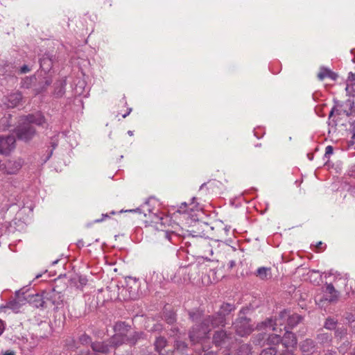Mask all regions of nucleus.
<instances>
[{
    "instance_id": "obj_1",
    "label": "nucleus",
    "mask_w": 355,
    "mask_h": 355,
    "mask_svg": "<svg viewBox=\"0 0 355 355\" xmlns=\"http://www.w3.org/2000/svg\"><path fill=\"white\" fill-rule=\"evenodd\" d=\"M233 327L236 334L241 337L250 335L254 330L250 319L243 315L241 311L238 318L233 322Z\"/></svg>"
},
{
    "instance_id": "obj_2",
    "label": "nucleus",
    "mask_w": 355,
    "mask_h": 355,
    "mask_svg": "<svg viewBox=\"0 0 355 355\" xmlns=\"http://www.w3.org/2000/svg\"><path fill=\"white\" fill-rule=\"evenodd\" d=\"M210 329L204 325L203 321H202L201 324H196L192 327L189 332V337L191 342L196 344L207 338Z\"/></svg>"
},
{
    "instance_id": "obj_3",
    "label": "nucleus",
    "mask_w": 355,
    "mask_h": 355,
    "mask_svg": "<svg viewBox=\"0 0 355 355\" xmlns=\"http://www.w3.org/2000/svg\"><path fill=\"white\" fill-rule=\"evenodd\" d=\"M288 315V310L284 309L280 311L278 316L275 318V320L272 318H268L264 322H262V324L266 328L271 329L273 331H277V326H287V316Z\"/></svg>"
},
{
    "instance_id": "obj_4",
    "label": "nucleus",
    "mask_w": 355,
    "mask_h": 355,
    "mask_svg": "<svg viewBox=\"0 0 355 355\" xmlns=\"http://www.w3.org/2000/svg\"><path fill=\"white\" fill-rule=\"evenodd\" d=\"M232 340V334L225 330L216 331L212 337L213 343L216 347H227Z\"/></svg>"
},
{
    "instance_id": "obj_5",
    "label": "nucleus",
    "mask_w": 355,
    "mask_h": 355,
    "mask_svg": "<svg viewBox=\"0 0 355 355\" xmlns=\"http://www.w3.org/2000/svg\"><path fill=\"white\" fill-rule=\"evenodd\" d=\"M35 134L36 130L35 128L33 125L30 124H26L24 122L23 124L18 127L16 130L17 138L25 141H28L32 139Z\"/></svg>"
},
{
    "instance_id": "obj_6",
    "label": "nucleus",
    "mask_w": 355,
    "mask_h": 355,
    "mask_svg": "<svg viewBox=\"0 0 355 355\" xmlns=\"http://www.w3.org/2000/svg\"><path fill=\"white\" fill-rule=\"evenodd\" d=\"M220 314L216 313L214 315H207L202 320L204 325L210 329V331L211 329H215L220 326L225 327L226 318L220 316Z\"/></svg>"
},
{
    "instance_id": "obj_7",
    "label": "nucleus",
    "mask_w": 355,
    "mask_h": 355,
    "mask_svg": "<svg viewBox=\"0 0 355 355\" xmlns=\"http://www.w3.org/2000/svg\"><path fill=\"white\" fill-rule=\"evenodd\" d=\"M157 238L165 245L169 247L170 244L177 245L179 236L177 234L170 231H159L157 233Z\"/></svg>"
},
{
    "instance_id": "obj_8",
    "label": "nucleus",
    "mask_w": 355,
    "mask_h": 355,
    "mask_svg": "<svg viewBox=\"0 0 355 355\" xmlns=\"http://www.w3.org/2000/svg\"><path fill=\"white\" fill-rule=\"evenodd\" d=\"M15 147V138L12 135L0 137V153L8 154Z\"/></svg>"
},
{
    "instance_id": "obj_9",
    "label": "nucleus",
    "mask_w": 355,
    "mask_h": 355,
    "mask_svg": "<svg viewBox=\"0 0 355 355\" xmlns=\"http://www.w3.org/2000/svg\"><path fill=\"white\" fill-rule=\"evenodd\" d=\"M24 123L26 124H35L38 126H44L46 123V121L44 115L41 112L28 114L23 117Z\"/></svg>"
},
{
    "instance_id": "obj_10",
    "label": "nucleus",
    "mask_w": 355,
    "mask_h": 355,
    "mask_svg": "<svg viewBox=\"0 0 355 355\" xmlns=\"http://www.w3.org/2000/svg\"><path fill=\"white\" fill-rule=\"evenodd\" d=\"M285 330V333L284 336L282 337V345L286 348V349H288V347H295L297 344V339L296 336L288 331L287 329V327L285 326L284 327Z\"/></svg>"
},
{
    "instance_id": "obj_11",
    "label": "nucleus",
    "mask_w": 355,
    "mask_h": 355,
    "mask_svg": "<svg viewBox=\"0 0 355 355\" xmlns=\"http://www.w3.org/2000/svg\"><path fill=\"white\" fill-rule=\"evenodd\" d=\"M23 160L18 159L17 160H8L4 164L3 170L7 174H15L21 168Z\"/></svg>"
},
{
    "instance_id": "obj_12",
    "label": "nucleus",
    "mask_w": 355,
    "mask_h": 355,
    "mask_svg": "<svg viewBox=\"0 0 355 355\" xmlns=\"http://www.w3.org/2000/svg\"><path fill=\"white\" fill-rule=\"evenodd\" d=\"M22 100V94L20 92L12 93L3 100V104L8 108L17 107Z\"/></svg>"
},
{
    "instance_id": "obj_13",
    "label": "nucleus",
    "mask_w": 355,
    "mask_h": 355,
    "mask_svg": "<svg viewBox=\"0 0 355 355\" xmlns=\"http://www.w3.org/2000/svg\"><path fill=\"white\" fill-rule=\"evenodd\" d=\"M91 348L94 354H107L110 351L107 340L93 342Z\"/></svg>"
},
{
    "instance_id": "obj_14",
    "label": "nucleus",
    "mask_w": 355,
    "mask_h": 355,
    "mask_svg": "<svg viewBox=\"0 0 355 355\" xmlns=\"http://www.w3.org/2000/svg\"><path fill=\"white\" fill-rule=\"evenodd\" d=\"M46 298L53 305L58 306L59 305H61L63 303L64 295L62 294L60 292H58L55 289H53L50 292L47 293Z\"/></svg>"
},
{
    "instance_id": "obj_15",
    "label": "nucleus",
    "mask_w": 355,
    "mask_h": 355,
    "mask_svg": "<svg viewBox=\"0 0 355 355\" xmlns=\"http://www.w3.org/2000/svg\"><path fill=\"white\" fill-rule=\"evenodd\" d=\"M300 349L303 354H313L315 351L316 345L313 340L306 338L300 343Z\"/></svg>"
},
{
    "instance_id": "obj_16",
    "label": "nucleus",
    "mask_w": 355,
    "mask_h": 355,
    "mask_svg": "<svg viewBox=\"0 0 355 355\" xmlns=\"http://www.w3.org/2000/svg\"><path fill=\"white\" fill-rule=\"evenodd\" d=\"M114 331L123 337H126L131 330V326L125 322L119 321L114 325Z\"/></svg>"
},
{
    "instance_id": "obj_17",
    "label": "nucleus",
    "mask_w": 355,
    "mask_h": 355,
    "mask_svg": "<svg viewBox=\"0 0 355 355\" xmlns=\"http://www.w3.org/2000/svg\"><path fill=\"white\" fill-rule=\"evenodd\" d=\"M19 291L15 292L16 299L9 301L6 306L13 311H17L26 301L25 297L19 296Z\"/></svg>"
},
{
    "instance_id": "obj_18",
    "label": "nucleus",
    "mask_w": 355,
    "mask_h": 355,
    "mask_svg": "<svg viewBox=\"0 0 355 355\" xmlns=\"http://www.w3.org/2000/svg\"><path fill=\"white\" fill-rule=\"evenodd\" d=\"M339 297V293L332 284H328L326 286L324 300L329 302H336Z\"/></svg>"
},
{
    "instance_id": "obj_19",
    "label": "nucleus",
    "mask_w": 355,
    "mask_h": 355,
    "mask_svg": "<svg viewBox=\"0 0 355 355\" xmlns=\"http://www.w3.org/2000/svg\"><path fill=\"white\" fill-rule=\"evenodd\" d=\"M196 198L195 197L191 199V202L188 204L186 202H182L178 211L182 213H189V211H194L195 210L200 209L199 204L196 202Z\"/></svg>"
},
{
    "instance_id": "obj_20",
    "label": "nucleus",
    "mask_w": 355,
    "mask_h": 355,
    "mask_svg": "<svg viewBox=\"0 0 355 355\" xmlns=\"http://www.w3.org/2000/svg\"><path fill=\"white\" fill-rule=\"evenodd\" d=\"M107 340L110 346V348L111 349L112 347H116L123 343H126L127 338L126 337H123L119 334H115L114 336H112L110 339Z\"/></svg>"
},
{
    "instance_id": "obj_21",
    "label": "nucleus",
    "mask_w": 355,
    "mask_h": 355,
    "mask_svg": "<svg viewBox=\"0 0 355 355\" xmlns=\"http://www.w3.org/2000/svg\"><path fill=\"white\" fill-rule=\"evenodd\" d=\"M302 317L296 313L291 314L288 310V315L287 316V329H292L297 325L302 320Z\"/></svg>"
},
{
    "instance_id": "obj_22",
    "label": "nucleus",
    "mask_w": 355,
    "mask_h": 355,
    "mask_svg": "<svg viewBox=\"0 0 355 355\" xmlns=\"http://www.w3.org/2000/svg\"><path fill=\"white\" fill-rule=\"evenodd\" d=\"M316 339L320 345L328 346L330 345L332 341V336L331 334L329 333H320L317 335Z\"/></svg>"
},
{
    "instance_id": "obj_23",
    "label": "nucleus",
    "mask_w": 355,
    "mask_h": 355,
    "mask_svg": "<svg viewBox=\"0 0 355 355\" xmlns=\"http://www.w3.org/2000/svg\"><path fill=\"white\" fill-rule=\"evenodd\" d=\"M236 309L234 304L230 303H223L217 313H220V316L225 318L226 315L234 311Z\"/></svg>"
},
{
    "instance_id": "obj_24",
    "label": "nucleus",
    "mask_w": 355,
    "mask_h": 355,
    "mask_svg": "<svg viewBox=\"0 0 355 355\" xmlns=\"http://www.w3.org/2000/svg\"><path fill=\"white\" fill-rule=\"evenodd\" d=\"M270 271V268L260 267L257 270L255 274L259 279L262 280H266L271 277Z\"/></svg>"
},
{
    "instance_id": "obj_25",
    "label": "nucleus",
    "mask_w": 355,
    "mask_h": 355,
    "mask_svg": "<svg viewBox=\"0 0 355 355\" xmlns=\"http://www.w3.org/2000/svg\"><path fill=\"white\" fill-rule=\"evenodd\" d=\"M266 343L267 345L270 346L277 345L279 343L282 344V339L280 335L277 334H269L266 338Z\"/></svg>"
},
{
    "instance_id": "obj_26",
    "label": "nucleus",
    "mask_w": 355,
    "mask_h": 355,
    "mask_svg": "<svg viewBox=\"0 0 355 355\" xmlns=\"http://www.w3.org/2000/svg\"><path fill=\"white\" fill-rule=\"evenodd\" d=\"M142 332L139 331H133L128 334V335L126 336L127 340L126 343H128L131 345H135L138 340H139L141 336H143Z\"/></svg>"
},
{
    "instance_id": "obj_27",
    "label": "nucleus",
    "mask_w": 355,
    "mask_h": 355,
    "mask_svg": "<svg viewBox=\"0 0 355 355\" xmlns=\"http://www.w3.org/2000/svg\"><path fill=\"white\" fill-rule=\"evenodd\" d=\"M52 60L49 55L44 56L40 60V68L44 71H49L52 67Z\"/></svg>"
},
{
    "instance_id": "obj_28",
    "label": "nucleus",
    "mask_w": 355,
    "mask_h": 355,
    "mask_svg": "<svg viewBox=\"0 0 355 355\" xmlns=\"http://www.w3.org/2000/svg\"><path fill=\"white\" fill-rule=\"evenodd\" d=\"M154 345L155 350L160 353L162 350L164 349L166 346L167 340L164 337L159 336L156 338Z\"/></svg>"
},
{
    "instance_id": "obj_29",
    "label": "nucleus",
    "mask_w": 355,
    "mask_h": 355,
    "mask_svg": "<svg viewBox=\"0 0 355 355\" xmlns=\"http://www.w3.org/2000/svg\"><path fill=\"white\" fill-rule=\"evenodd\" d=\"M188 347L187 344L182 340H175L174 348H175V355H177L179 351L183 352L186 350Z\"/></svg>"
},
{
    "instance_id": "obj_30",
    "label": "nucleus",
    "mask_w": 355,
    "mask_h": 355,
    "mask_svg": "<svg viewBox=\"0 0 355 355\" xmlns=\"http://www.w3.org/2000/svg\"><path fill=\"white\" fill-rule=\"evenodd\" d=\"M345 90L349 96H355V82L347 79Z\"/></svg>"
},
{
    "instance_id": "obj_31",
    "label": "nucleus",
    "mask_w": 355,
    "mask_h": 355,
    "mask_svg": "<svg viewBox=\"0 0 355 355\" xmlns=\"http://www.w3.org/2000/svg\"><path fill=\"white\" fill-rule=\"evenodd\" d=\"M252 347L249 344H243L239 347V354L240 355H249L251 353Z\"/></svg>"
},
{
    "instance_id": "obj_32",
    "label": "nucleus",
    "mask_w": 355,
    "mask_h": 355,
    "mask_svg": "<svg viewBox=\"0 0 355 355\" xmlns=\"http://www.w3.org/2000/svg\"><path fill=\"white\" fill-rule=\"evenodd\" d=\"M36 80V78L35 76H30V77H26L22 81H21V87L24 88L28 89L31 87L32 83Z\"/></svg>"
},
{
    "instance_id": "obj_33",
    "label": "nucleus",
    "mask_w": 355,
    "mask_h": 355,
    "mask_svg": "<svg viewBox=\"0 0 355 355\" xmlns=\"http://www.w3.org/2000/svg\"><path fill=\"white\" fill-rule=\"evenodd\" d=\"M164 319L168 324H173L176 321L175 314L173 311L164 313Z\"/></svg>"
},
{
    "instance_id": "obj_34",
    "label": "nucleus",
    "mask_w": 355,
    "mask_h": 355,
    "mask_svg": "<svg viewBox=\"0 0 355 355\" xmlns=\"http://www.w3.org/2000/svg\"><path fill=\"white\" fill-rule=\"evenodd\" d=\"M345 104L349 106V111L343 110V113L347 116H349L354 113H355V104L353 100L348 99L346 101Z\"/></svg>"
},
{
    "instance_id": "obj_35",
    "label": "nucleus",
    "mask_w": 355,
    "mask_h": 355,
    "mask_svg": "<svg viewBox=\"0 0 355 355\" xmlns=\"http://www.w3.org/2000/svg\"><path fill=\"white\" fill-rule=\"evenodd\" d=\"M337 320L331 318H327L324 322V327L329 330H332L336 328Z\"/></svg>"
},
{
    "instance_id": "obj_36",
    "label": "nucleus",
    "mask_w": 355,
    "mask_h": 355,
    "mask_svg": "<svg viewBox=\"0 0 355 355\" xmlns=\"http://www.w3.org/2000/svg\"><path fill=\"white\" fill-rule=\"evenodd\" d=\"M78 340L80 344L83 345H87L89 344L91 345V343H92L91 336L86 334H83L82 335H80L78 338Z\"/></svg>"
},
{
    "instance_id": "obj_37",
    "label": "nucleus",
    "mask_w": 355,
    "mask_h": 355,
    "mask_svg": "<svg viewBox=\"0 0 355 355\" xmlns=\"http://www.w3.org/2000/svg\"><path fill=\"white\" fill-rule=\"evenodd\" d=\"M34 305L37 308H43L44 307V304L46 302L44 300V299L42 297V296L39 295H35L34 297Z\"/></svg>"
},
{
    "instance_id": "obj_38",
    "label": "nucleus",
    "mask_w": 355,
    "mask_h": 355,
    "mask_svg": "<svg viewBox=\"0 0 355 355\" xmlns=\"http://www.w3.org/2000/svg\"><path fill=\"white\" fill-rule=\"evenodd\" d=\"M347 335V329L344 327L336 329L335 336L336 338H343Z\"/></svg>"
},
{
    "instance_id": "obj_39",
    "label": "nucleus",
    "mask_w": 355,
    "mask_h": 355,
    "mask_svg": "<svg viewBox=\"0 0 355 355\" xmlns=\"http://www.w3.org/2000/svg\"><path fill=\"white\" fill-rule=\"evenodd\" d=\"M329 71V69L324 68V67H322L320 69L319 73L318 74V79L320 80H322L325 78H328Z\"/></svg>"
},
{
    "instance_id": "obj_40",
    "label": "nucleus",
    "mask_w": 355,
    "mask_h": 355,
    "mask_svg": "<svg viewBox=\"0 0 355 355\" xmlns=\"http://www.w3.org/2000/svg\"><path fill=\"white\" fill-rule=\"evenodd\" d=\"M277 349L275 347H270L263 349L260 355H277Z\"/></svg>"
},
{
    "instance_id": "obj_41",
    "label": "nucleus",
    "mask_w": 355,
    "mask_h": 355,
    "mask_svg": "<svg viewBox=\"0 0 355 355\" xmlns=\"http://www.w3.org/2000/svg\"><path fill=\"white\" fill-rule=\"evenodd\" d=\"M163 220H164V218L162 216H161L160 215H159L157 214H153L152 222H153L156 225H158V224L162 225Z\"/></svg>"
},
{
    "instance_id": "obj_42",
    "label": "nucleus",
    "mask_w": 355,
    "mask_h": 355,
    "mask_svg": "<svg viewBox=\"0 0 355 355\" xmlns=\"http://www.w3.org/2000/svg\"><path fill=\"white\" fill-rule=\"evenodd\" d=\"M336 112V113H337L338 114H341V112H340L338 110H337V109L336 108V107H334L331 109V112H330V113H329V125L332 124V125H336V122H335L334 120L330 121V119H331V116L334 115V112Z\"/></svg>"
},
{
    "instance_id": "obj_43",
    "label": "nucleus",
    "mask_w": 355,
    "mask_h": 355,
    "mask_svg": "<svg viewBox=\"0 0 355 355\" xmlns=\"http://www.w3.org/2000/svg\"><path fill=\"white\" fill-rule=\"evenodd\" d=\"M78 282L79 284H77V287L83 288L87 283V279L84 276H78Z\"/></svg>"
},
{
    "instance_id": "obj_44",
    "label": "nucleus",
    "mask_w": 355,
    "mask_h": 355,
    "mask_svg": "<svg viewBox=\"0 0 355 355\" xmlns=\"http://www.w3.org/2000/svg\"><path fill=\"white\" fill-rule=\"evenodd\" d=\"M334 153V148L331 146H327L325 148L324 157L329 158Z\"/></svg>"
},
{
    "instance_id": "obj_45",
    "label": "nucleus",
    "mask_w": 355,
    "mask_h": 355,
    "mask_svg": "<svg viewBox=\"0 0 355 355\" xmlns=\"http://www.w3.org/2000/svg\"><path fill=\"white\" fill-rule=\"evenodd\" d=\"M347 175L355 178V165L351 166L347 170Z\"/></svg>"
},
{
    "instance_id": "obj_46",
    "label": "nucleus",
    "mask_w": 355,
    "mask_h": 355,
    "mask_svg": "<svg viewBox=\"0 0 355 355\" xmlns=\"http://www.w3.org/2000/svg\"><path fill=\"white\" fill-rule=\"evenodd\" d=\"M163 329L162 325L159 323L155 324L151 328V331H160Z\"/></svg>"
},
{
    "instance_id": "obj_47",
    "label": "nucleus",
    "mask_w": 355,
    "mask_h": 355,
    "mask_svg": "<svg viewBox=\"0 0 355 355\" xmlns=\"http://www.w3.org/2000/svg\"><path fill=\"white\" fill-rule=\"evenodd\" d=\"M58 144L55 142H51V146L52 149L51 150L50 153H49L48 156L46 157V159L45 161H47L52 155L53 150L57 147Z\"/></svg>"
},
{
    "instance_id": "obj_48",
    "label": "nucleus",
    "mask_w": 355,
    "mask_h": 355,
    "mask_svg": "<svg viewBox=\"0 0 355 355\" xmlns=\"http://www.w3.org/2000/svg\"><path fill=\"white\" fill-rule=\"evenodd\" d=\"M198 314L194 312H189V318L193 321L195 322L198 319Z\"/></svg>"
},
{
    "instance_id": "obj_49",
    "label": "nucleus",
    "mask_w": 355,
    "mask_h": 355,
    "mask_svg": "<svg viewBox=\"0 0 355 355\" xmlns=\"http://www.w3.org/2000/svg\"><path fill=\"white\" fill-rule=\"evenodd\" d=\"M30 71H31L30 68L26 64L23 65L20 69V72L21 73H26L29 72Z\"/></svg>"
},
{
    "instance_id": "obj_50",
    "label": "nucleus",
    "mask_w": 355,
    "mask_h": 355,
    "mask_svg": "<svg viewBox=\"0 0 355 355\" xmlns=\"http://www.w3.org/2000/svg\"><path fill=\"white\" fill-rule=\"evenodd\" d=\"M328 78H331V80H335L338 78V74L331 71V70H329Z\"/></svg>"
},
{
    "instance_id": "obj_51",
    "label": "nucleus",
    "mask_w": 355,
    "mask_h": 355,
    "mask_svg": "<svg viewBox=\"0 0 355 355\" xmlns=\"http://www.w3.org/2000/svg\"><path fill=\"white\" fill-rule=\"evenodd\" d=\"M280 355H295L292 350L284 349Z\"/></svg>"
},
{
    "instance_id": "obj_52",
    "label": "nucleus",
    "mask_w": 355,
    "mask_h": 355,
    "mask_svg": "<svg viewBox=\"0 0 355 355\" xmlns=\"http://www.w3.org/2000/svg\"><path fill=\"white\" fill-rule=\"evenodd\" d=\"M5 330V324L3 320H0V336L3 333Z\"/></svg>"
},
{
    "instance_id": "obj_53",
    "label": "nucleus",
    "mask_w": 355,
    "mask_h": 355,
    "mask_svg": "<svg viewBox=\"0 0 355 355\" xmlns=\"http://www.w3.org/2000/svg\"><path fill=\"white\" fill-rule=\"evenodd\" d=\"M347 79H349V81H354L355 82V73H353L352 72H349L348 74Z\"/></svg>"
},
{
    "instance_id": "obj_54",
    "label": "nucleus",
    "mask_w": 355,
    "mask_h": 355,
    "mask_svg": "<svg viewBox=\"0 0 355 355\" xmlns=\"http://www.w3.org/2000/svg\"><path fill=\"white\" fill-rule=\"evenodd\" d=\"M89 354H90V351L89 350H83V351H80L76 355H89Z\"/></svg>"
},
{
    "instance_id": "obj_55",
    "label": "nucleus",
    "mask_w": 355,
    "mask_h": 355,
    "mask_svg": "<svg viewBox=\"0 0 355 355\" xmlns=\"http://www.w3.org/2000/svg\"><path fill=\"white\" fill-rule=\"evenodd\" d=\"M235 265H236V262H235V261H234V260H231V261H230L228 262V263H227V266H228V268H229L230 269H231V268H232L233 267H234V266H235Z\"/></svg>"
},
{
    "instance_id": "obj_56",
    "label": "nucleus",
    "mask_w": 355,
    "mask_h": 355,
    "mask_svg": "<svg viewBox=\"0 0 355 355\" xmlns=\"http://www.w3.org/2000/svg\"><path fill=\"white\" fill-rule=\"evenodd\" d=\"M108 217V215L107 214H102V218H99V219H96L95 220V222L96 223H101L102 222L103 220H104V219L105 218H107Z\"/></svg>"
},
{
    "instance_id": "obj_57",
    "label": "nucleus",
    "mask_w": 355,
    "mask_h": 355,
    "mask_svg": "<svg viewBox=\"0 0 355 355\" xmlns=\"http://www.w3.org/2000/svg\"><path fill=\"white\" fill-rule=\"evenodd\" d=\"M349 144L351 145H354L355 144V131L354 132L352 136V138H351V140L349 141Z\"/></svg>"
},
{
    "instance_id": "obj_58",
    "label": "nucleus",
    "mask_w": 355,
    "mask_h": 355,
    "mask_svg": "<svg viewBox=\"0 0 355 355\" xmlns=\"http://www.w3.org/2000/svg\"><path fill=\"white\" fill-rule=\"evenodd\" d=\"M324 355H336V352L334 350H328Z\"/></svg>"
},
{
    "instance_id": "obj_59",
    "label": "nucleus",
    "mask_w": 355,
    "mask_h": 355,
    "mask_svg": "<svg viewBox=\"0 0 355 355\" xmlns=\"http://www.w3.org/2000/svg\"><path fill=\"white\" fill-rule=\"evenodd\" d=\"M350 327L352 329V331L354 334H355V320L352 321L350 324Z\"/></svg>"
},
{
    "instance_id": "obj_60",
    "label": "nucleus",
    "mask_w": 355,
    "mask_h": 355,
    "mask_svg": "<svg viewBox=\"0 0 355 355\" xmlns=\"http://www.w3.org/2000/svg\"><path fill=\"white\" fill-rule=\"evenodd\" d=\"M207 251L209 252V254H210L211 256H212V255H213V254H214V252H213V250H212V248H211V246H210L209 245H207Z\"/></svg>"
},
{
    "instance_id": "obj_61",
    "label": "nucleus",
    "mask_w": 355,
    "mask_h": 355,
    "mask_svg": "<svg viewBox=\"0 0 355 355\" xmlns=\"http://www.w3.org/2000/svg\"><path fill=\"white\" fill-rule=\"evenodd\" d=\"M3 355H15V353L13 352H6Z\"/></svg>"
},
{
    "instance_id": "obj_62",
    "label": "nucleus",
    "mask_w": 355,
    "mask_h": 355,
    "mask_svg": "<svg viewBox=\"0 0 355 355\" xmlns=\"http://www.w3.org/2000/svg\"><path fill=\"white\" fill-rule=\"evenodd\" d=\"M205 355H216V353L214 352H209L207 353H205Z\"/></svg>"
},
{
    "instance_id": "obj_63",
    "label": "nucleus",
    "mask_w": 355,
    "mask_h": 355,
    "mask_svg": "<svg viewBox=\"0 0 355 355\" xmlns=\"http://www.w3.org/2000/svg\"><path fill=\"white\" fill-rule=\"evenodd\" d=\"M132 111V109H129V111L127 112V113H125L123 115V118H125L130 113V112Z\"/></svg>"
},
{
    "instance_id": "obj_64",
    "label": "nucleus",
    "mask_w": 355,
    "mask_h": 355,
    "mask_svg": "<svg viewBox=\"0 0 355 355\" xmlns=\"http://www.w3.org/2000/svg\"><path fill=\"white\" fill-rule=\"evenodd\" d=\"M351 355H355V347L353 349L352 352H351Z\"/></svg>"
}]
</instances>
